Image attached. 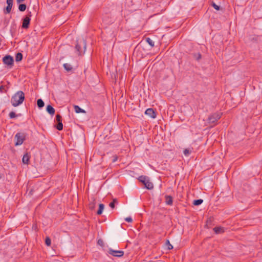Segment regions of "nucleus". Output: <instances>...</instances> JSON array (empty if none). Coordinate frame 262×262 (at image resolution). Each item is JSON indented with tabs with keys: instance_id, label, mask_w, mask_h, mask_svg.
<instances>
[{
	"instance_id": "obj_1",
	"label": "nucleus",
	"mask_w": 262,
	"mask_h": 262,
	"mask_svg": "<svg viewBox=\"0 0 262 262\" xmlns=\"http://www.w3.org/2000/svg\"><path fill=\"white\" fill-rule=\"evenodd\" d=\"M25 98L24 93L21 91H18L12 96L11 103L12 106L16 107L23 103Z\"/></svg>"
},
{
	"instance_id": "obj_2",
	"label": "nucleus",
	"mask_w": 262,
	"mask_h": 262,
	"mask_svg": "<svg viewBox=\"0 0 262 262\" xmlns=\"http://www.w3.org/2000/svg\"><path fill=\"white\" fill-rule=\"evenodd\" d=\"M86 41L83 38H79L77 40L75 47V53L78 56L83 54L86 50Z\"/></svg>"
},
{
	"instance_id": "obj_3",
	"label": "nucleus",
	"mask_w": 262,
	"mask_h": 262,
	"mask_svg": "<svg viewBox=\"0 0 262 262\" xmlns=\"http://www.w3.org/2000/svg\"><path fill=\"white\" fill-rule=\"evenodd\" d=\"M16 142L15 143V146H19L23 144L26 138V135L23 133H17L15 137Z\"/></svg>"
},
{
	"instance_id": "obj_4",
	"label": "nucleus",
	"mask_w": 262,
	"mask_h": 262,
	"mask_svg": "<svg viewBox=\"0 0 262 262\" xmlns=\"http://www.w3.org/2000/svg\"><path fill=\"white\" fill-rule=\"evenodd\" d=\"M3 61L5 64L11 68L13 66L14 59L11 55H7L3 58Z\"/></svg>"
},
{
	"instance_id": "obj_5",
	"label": "nucleus",
	"mask_w": 262,
	"mask_h": 262,
	"mask_svg": "<svg viewBox=\"0 0 262 262\" xmlns=\"http://www.w3.org/2000/svg\"><path fill=\"white\" fill-rule=\"evenodd\" d=\"M221 117V115L220 114L214 113L208 117V121L209 123H214L219 119H220Z\"/></svg>"
},
{
	"instance_id": "obj_6",
	"label": "nucleus",
	"mask_w": 262,
	"mask_h": 262,
	"mask_svg": "<svg viewBox=\"0 0 262 262\" xmlns=\"http://www.w3.org/2000/svg\"><path fill=\"white\" fill-rule=\"evenodd\" d=\"M108 253L114 256L121 257L123 255L124 252L121 250H114L112 249H110Z\"/></svg>"
},
{
	"instance_id": "obj_7",
	"label": "nucleus",
	"mask_w": 262,
	"mask_h": 262,
	"mask_svg": "<svg viewBox=\"0 0 262 262\" xmlns=\"http://www.w3.org/2000/svg\"><path fill=\"white\" fill-rule=\"evenodd\" d=\"M145 114L151 118H155L156 117V113L152 108H147L145 111Z\"/></svg>"
},
{
	"instance_id": "obj_8",
	"label": "nucleus",
	"mask_w": 262,
	"mask_h": 262,
	"mask_svg": "<svg viewBox=\"0 0 262 262\" xmlns=\"http://www.w3.org/2000/svg\"><path fill=\"white\" fill-rule=\"evenodd\" d=\"M13 0H7V6L5 8V10H4L5 13L8 14L10 13L13 6Z\"/></svg>"
},
{
	"instance_id": "obj_9",
	"label": "nucleus",
	"mask_w": 262,
	"mask_h": 262,
	"mask_svg": "<svg viewBox=\"0 0 262 262\" xmlns=\"http://www.w3.org/2000/svg\"><path fill=\"white\" fill-rule=\"evenodd\" d=\"M31 18L28 17H25L23 19V24L21 27L24 29H28L29 27Z\"/></svg>"
},
{
	"instance_id": "obj_10",
	"label": "nucleus",
	"mask_w": 262,
	"mask_h": 262,
	"mask_svg": "<svg viewBox=\"0 0 262 262\" xmlns=\"http://www.w3.org/2000/svg\"><path fill=\"white\" fill-rule=\"evenodd\" d=\"M30 158V155L28 152H26L24 154L23 157L22 161L24 164H28L29 163Z\"/></svg>"
},
{
	"instance_id": "obj_11",
	"label": "nucleus",
	"mask_w": 262,
	"mask_h": 262,
	"mask_svg": "<svg viewBox=\"0 0 262 262\" xmlns=\"http://www.w3.org/2000/svg\"><path fill=\"white\" fill-rule=\"evenodd\" d=\"M47 112L51 115H53L55 114V109L51 105H48L46 107Z\"/></svg>"
},
{
	"instance_id": "obj_12",
	"label": "nucleus",
	"mask_w": 262,
	"mask_h": 262,
	"mask_svg": "<svg viewBox=\"0 0 262 262\" xmlns=\"http://www.w3.org/2000/svg\"><path fill=\"white\" fill-rule=\"evenodd\" d=\"M165 203L168 205H171L173 203V199L170 195H165Z\"/></svg>"
},
{
	"instance_id": "obj_13",
	"label": "nucleus",
	"mask_w": 262,
	"mask_h": 262,
	"mask_svg": "<svg viewBox=\"0 0 262 262\" xmlns=\"http://www.w3.org/2000/svg\"><path fill=\"white\" fill-rule=\"evenodd\" d=\"M144 186L148 190H151L154 188L153 184L150 181L149 178L145 183Z\"/></svg>"
},
{
	"instance_id": "obj_14",
	"label": "nucleus",
	"mask_w": 262,
	"mask_h": 262,
	"mask_svg": "<svg viewBox=\"0 0 262 262\" xmlns=\"http://www.w3.org/2000/svg\"><path fill=\"white\" fill-rule=\"evenodd\" d=\"M213 230L216 234H221L224 232V228L222 227H215Z\"/></svg>"
},
{
	"instance_id": "obj_15",
	"label": "nucleus",
	"mask_w": 262,
	"mask_h": 262,
	"mask_svg": "<svg viewBox=\"0 0 262 262\" xmlns=\"http://www.w3.org/2000/svg\"><path fill=\"white\" fill-rule=\"evenodd\" d=\"M149 178L145 176H141L139 177L138 180L142 183L144 185L148 181Z\"/></svg>"
},
{
	"instance_id": "obj_16",
	"label": "nucleus",
	"mask_w": 262,
	"mask_h": 262,
	"mask_svg": "<svg viewBox=\"0 0 262 262\" xmlns=\"http://www.w3.org/2000/svg\"><path fill=\"white\" fill-rule=\"evenodd\" d=\"M74 108L75 112L76 113H85V111L84 110L81 108L78 105H75L74 106Z\"/></svg>"
},
{
	"instance_id": "obj_17",
	"label": "nucleus",
	"mask_w": 262,
	"mask_h": 262,
	"mask_svg": "<svg viewBox=\"0 0 262 262\" xmlns=\"http://www.w3.org/2000/svg\"><path fill=\"white\" fill-rule=\"evenodd\" d=\"M37 105L39 108H41L44 106L45 103L41 99H38L37 100Z\"/></svg>"
},
{
	"instance_id": "obj_18",
	"label": "nucleus",
	"mask_w": 262,
	"mask_h": 262,
	"mask_svg": "<svg viewBox=\"0 0 262 262\" xmlns=\"http://www.w3.org/2000/svg\"><path fill=\"white\" fill-rule=\"evenodd\" d=\"M63 66L64 69L68 72L71 71L73 69L72 66L69 63H64Z\"/></svg>"
},
{
	"instance_id": "obj_19",
	"label": "nucleus",
	"mask_w": 262,
	"mask_h": 262,
	"mask_svg": "<svg viewBox=\"0 0 262 262\" xmlns=\"http://www.w3.org/2000/svg\"><path fill=\"white\" fill-rule=\"evenodd\" d=\"M104 208V205L103 204H100L99 205V209L97 212L98 215H100L102 213L103 210Z\"/></svg>"
},
{
	"instance_id": "obj_20",
	"label": "nucleus",
	"mask_w": 262,
	"mask_h": 262,
	"mask_svg": "<svg viewBox=\"0 0 262 262\" xmlns=\"http://www.w3.org/2000/svg\"><path fill=\"white\" fill-rule=\"evenodd\" d=\"M23 59V54L21 53H17L15 56V61L16 62L20 61Z\"/></svg>"
},
{
	"instance_id": "obj_21",
	"label": "nucleus",
	"mask_w": 262,
	"mask_h": 262,
	"mask_svg": "<svg viewBox=\"0 0 262 262\" xmlns=\"http://www.w3.org/2000/svg\"><path fill=\"white\" fill-rule=\"evenodd\" d=\"M203 202L202 199L194 200L193 202V204L195 206H199Z\"/></svg>"
},
{
	"instance_id": "obj_22",
	"label": "nucleus",
	"mask_w": 262,
	"mask_h": 262,
	"mask_svg": "<svg viewBox=\"0 0 262 262\" xmlns=\"http://www.w3.org/2000/svg\"><path fill=\"white\" fill-rule=\"evenodd\" d=\"M27 8L26 5L24 4H20L18 6V9L21 12H24L26 10Z\"/></svg>"
},
{
	"instance_id": "obj_23",
	"label": "nucleus",
	"mask_w": 262,
	"mask_h": 262,
	"mask_svg": "<svg viewBox=\"0 0 262 262\" xmlns=\"http://www.w3.org/2000/svg\"><path fill=\"white\" fill-rule=\"evenodd\" d=\"M56 128L58 130H61L63 129V124H62V121L58 122V124L56 126Z\"/></svg>"
},
{
	"instance_id": "obj_24",
	"label": "nucleus",
	"mask_w": 262,
	"mask_h": 262,
	"mask_svg": "<svg viewBox=\"0 0 262 262\" xmlns=\"http://www.w3.org/2000/svg\"><path fill=\"white\" fill-rule=\"evenodd\" d=\"M146 41L151 47L154 46V42L149 37L146 38Z\"/></svg>"
},
{
	"instance_id": "obj_25",
	"label": "nucleus",
	"mask_w": 262,
	"mask_h": 262,
	"mask_svg": "<svg viewBox=\"0 0 262 262\" xmlns=\"http://www.w3.org/2000/svg\"><path fill=\"white\" fill-rule=\"evenodd\" d=\"M20 114H18V115H16L15 112H11L9 114V116L10 117V118H14L18 116H19Z\"/></svg>"
},
{
	"instance_id": "obj_26",
	"label": "nucleus",
	"mask_w": 262,
	"mask_h": 262,
	"mask_svg": "<svg viewBox=\"0 0 262 262\" xmlns=\"http://www.w3.org/2000/svg\"><path fill=\"white\" fill-rule=\"evenodd\" d=\"M166 245L167 246V249L168 250H171L173 249L172 245L170 243V242L168 239H167L166 241Z\"/></svg>"
},
{
	"instance_id": "obj_27",
	"label": "nucleus",
	"mask_w": 262,
	"mask_h": 262,
	"mask_svg": "<svg viewBox=\"0 0 262 262\" xmlns=\"http://www.w3.org/2000/svg\"><path fill=\"white\" fill-rule=\"evenodd\" d=\"M45 243L48 246H49L51 245V240L49 237H46V239H45Z\"/></svg>"
},
{
	"instance_id": "obj_28",
	"label": "nucleus",
	"mask_w": 262,
	"mask_h": 262,
	"mask_svg": "<svg viewBox=\"0 0 262 262\" xmlns=\"http://www.w3.org/2000/svg\"><path fill=\"white\" fill-rule=\"evenodd\" d=\"M211 6L216 10L219 11L220 10V6L217 5L214 2H212Z\"/></svg>"
},
{
	"instance_id": "obj_29",
	"label": "nucleus",
	"mask_w": 262,
	"mask_h": 262,
	"mask_svg": "<svg viewBox=\"0 0 262 262\" xmlns=\"http://www.w3.org/2000/svg\"><path fill=\"white\" fill-rule=\"evenodd\" d=\"M194 57L197 61H199L201 58L202 55L200 53H198L194 54Z\"/></svg>"
},
{
	"instance_id": "obj_30",
	"label": "nucleus",
	"mask_w": 262,
	"mask_h": 262,
	"mask_svg": "<svg viewBox=\"0 0 262 262\" xmlns=\"http://www.w3.org/2000/svg\"><path fill=\"white\" fill-rule=\"evenodd\" d=\"M183 153L185 156H188L190 154V151L188 149L186 148L184 149Z\"/></svg>"
},
{
	"instance_id": "obj_31",
	"label": "nucleus",
	"mask_w": 262,
	"mask_h": 262,
	"mask_svg": "<svg viewBox=\"0 0 262 262\" xmlns=\"http://www.w3.org/2000/svg\"><path fill=\"white\" fill-rule=\"evenodd\" d=\"M62 117L59 114H57L56 116V119L57 122H61L62 121Z\"/></svg>"
},
{
	"instance_id": "obj_32",
	"label": "nucleus",
	"mask_w": 262,
	"mask_h": 262,
	"mask_svg": "<svg viewBox=\"0 0 262 262\" xmlns=\"http://www.w3.org/2000/svg\"><path fill=\"white\" fill-rule=\"evenodd\" d=\"M97 244L98 245H99V246H103V241L102 239H99L98 241H97Z\"/></svg>"
},
{
	"instance_id": "obj_33",
	"label": "nucleus",
	"mask_w": 262,
	"mask_h": 262,
	"mask_svg": "<svg viewBox=\"0 0 262 262\" xmlns=\"http://www.w3.org/2000/svg\"><path fill=\"white\" fill-rule=\"evenodd\" d=\"M125 221L128 223H130L133 221V220H132V218L129 216V217H126L125 219Z\"/></svg>"
},
{
	"instance_id": "obj_34",
	"label": "nucleus",
	"mask_w": 262,
	"mask_h": 262,
	"mask_svg": "<svg viewBox=\"0 0 262 262\" xmlns=\"http://www.w3.org/2000/svg\"><path fill=\"white\" fill-rule=\"evenodd\" d=\"M9 24V20L6 19V18L4 20V25L5 27H7Z\"/></svg>"
},
{
	"instance_id": "obj_35",
	"label": "nucleus",
	"mask_w": 262,
	"mask_h": 262,
	"mask_svg": "<svg viewBox=\"0 0 262 262\" xmlns=\"http://www.w3.org/2000/svg\"><path fill=\"white\" fill-rule=\"evenodd\" d=\"M115 204L114 203V202H111L110 203L109 206L112 209H114L115 208Z\"/></svg>"
},
{
	"instance_id": "obj_36",
	"label": "nucleus",
	"mask_w": 262,
	"mask_h": 262,
	"mask_svg": "<svg viewBox=\"0 0 262 262\" xmlns=\"http://www.w3.org/2000/svg\"><path fill=\"white\" fill-rule=\"evenodd\" d=\"M117 159H118V157L116 155L113 156L112 162H113V163L115 162L117 160Z\"/></svg>"
},
{
	"instance_id": "obj_37",
	"label": "nucleus",
	"mask_w": 262,
	"mask_h": 262,
	"mask_svg": "<svg viewBox=\"0 0 262 262\" xmlns=\"http://www.w3.org/2000/svg\"><path fill=\"white\" fill-rule=\"evenodd\" d=\"M89 208H90L91 210H93V209L94 208V203L90 204V205H89Z\"/></svg>"
},
{
	"instance_id": "obj_38",
	"label": "nucleus",
	"mask_w": 262,
	"mask_h": 262,
	"mask_svg": "<svg viewBox=\"0 0 262 262\" xmlns=\"http://www.w3.org/2000/svg\"><path fill=\"white\" fill-rule=\"evenodd\" d=\"M31 16H32L31 12H28V13L27 14V15L25 17H28L31 18Z\"/></svg>"
},
{
	"instance_id": "obj_39",
	"label": "nucleus",
	"mask_w": 262,
	"mask_h": 262,
	"mask_svg": "<svg viewBox=\"0 0 262 262\" xmlns=\"http://www.w3.org/2000/svg\"><path fill=\"white\" fill-rule=\"evenodd\" d=\"M4 87H5V86H4V85H1V86H0V92H1V93L3 92V90H4Z\"/></svg>"
},
{
	"instance_id": "obj_40",
	"label": "nucleus",
	"mask_w": 262,
	"mask_h": 262,
	"mask_svg": "<svg viewBox=\"0 0 262 262\" xmlns=\"http://www.w3.org/2000/svg\"><path fill=\"white\" fill-rule=\"evenodd\" d=\"M16 1H17V3L18 4H19V3H21V2H24V1H25V0H16Z\"/></svg>"
},
{
	"instance_id": "obj_41",
	"label": "nucleus",
	"mask_w": 262,
	"mask_h": 262,
	"mask_svg": "<svg viewBox=\"0 0 262 262\" xmlns=\"http://www.w3.org/2000/svg\"><path fill=\"white\" fill-rule=\"evenodd\" d=\"M112 202H114V203H115H115H117V200L116 199H114L113 200Z\"/></svg>"
}]
</instances>
